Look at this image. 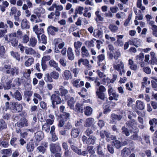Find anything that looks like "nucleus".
Segmentation results:
<instances>
[{
    "instance_id": "59",
    "label": "nucleus",
    "mask_w": 157,
    "mask_h": 157,
    "mask_svg": "<svg viewBox=\"0 0 157 157\" xmlns=\"http://www.w3.org/2000/svg\"><path fill=\"white\" fill-rule=\"evenodd\" d=\"M114 44L117 46L122 47L123 45V42L121 40L117 39V41L114 43Z\"/></svg>"
},
{
    "instance_id": "13",
    "label": "nucleus",
    "mask_w": 157,
    "mask_h": 157,
    "mask_svg": "<svg viewBox=\"0 0 157 157\" xmlns=\"http://www.w3.org/2000/svg\"><path fill=\"white\" fill-rule=\"evenodd\" d=\"M33 31L37 35V38L39 40V35L44 32V29L42 28H38L37 25H35L33 27Z\"/></svg>"
},
{
    "instance_id": "5",
    "label": "nucleus",
    "mask_w": 157,
    "mask_h": 157,
    "mask_svg": "<svg viewBox=\"0 0 157 157\" xmlns=\"http://www.w3.org/2000/svg\"><path fill=\"white\" fill-rule=\"evenodd\" d=\"M113 68L120 72V74L122 75L124 74L125 71L124 69V64L123 62L120 60H119L116 64L113 65Z\"/></svg>"
},
{
    "instance_id": "27",
    "label": "nucleus",
    "mask_w": 157,
    "mask_h": 157,
    "mask_svg": "<svg viewBox=\"0 0 157 157\" xmlns=\"http://www.w3.org/2000/svg\"><path fill=\"white\" fill-rule=\"evenodd\" d=\"M94 118L90 117L86 119L84 126L86 127H90L94 124Z\"/></svg>"
},
{
    "instance_id": "3",
    "label": "nucleus",
    "mask_w": 157,
    "mask_h": 157,
    "mask_svg": "<svg viewBox=\"0 0 157 157\" xmlns=\"http://www.w3.org/2000/svg\"><path fill=\"white\" fill-rule=\"evenodd\" d=\"M4 68L7 73L10 74L12 76L17 75L19 72V69L18 68L15 67H11L10 65H5L4 66Z\"/></svg>"
},
{
    "instance_id": "15",
    "label": "nucleus",
    "mask_w": 157,
    "mask_h": 157,
    "mask_svg": "<svg viewBox=\"0 0 157 157\" xmlns=\"http://www.w3.org/2000/svg\"><path fill=\"white\" fill-rule=\"evenodd\" d=\"M17 14L18 16L21 15V12L19 10H17V8L15 6H12L10 10V15L12 16L13 15Z\"/></svg>"
},
{
    "instance_id": "18",
    "label": "nucleus",
    "mask_w": 157,
    "mask_h": 157,
    "mask_svg": "<svg viewBox=\"0 0 157 157\" xmlns=\"http://www.w3.org/2000/svg\"><path fill=\"white\" fill-rule=\"evenodd\" d=\"M65 108V107L63 106L62 105L60 106L59 107L60 111L62 113V114H61L60 115H59L62 118H63V117H65L66 119H67L69 118L70 114L69 113L63 112Z\"/></svg>"
},
{
    "instance_id": "20",
    "label": "nucleus",
    "mask_w": 157,
    "mask_h": 157,
    "mask_svg": "<svg viewBox=\"0 0 157 157\" xmlns=\"http://www.w3.org/2000/svg\"><path fill=\"white\" fill-rule=\"evenodd\" d=\"M45 12V10L41 7H39L34 10V13L37 15L38 18L40 17L41 15Z\"/></svg>"
},
{
    "instance_id": "4",
    "label": "nucleus",
    "mask_w": 157,
    "mask_h": 157,
    "mask_svg": "<svg viewBox=\"0 0 157 157\" xmlns=\"http://www.w3.org/2000/svg\"><path fill=\"white\" fill-rule=\"evenodd\" d=\"M51 101L52 104L51 106L53 108H55L56 105L60 104L63 101L59 95L56 94H52L51 96Z\"/></svg>"
},
{
    "instance_id": "23",
    "label": "nucleus",
    "mask_w": 157,
    "mask_h": 157,
    "mask_svg": "<svg viewBox=\"0 0 157 157\" xmlns=\"http://www.w3.org/2000/svg\"><path fill=\"white\" fill-rule=\"evenodd\" d=\"M30 27V24L26 19H23L21 23V27L22 29H29Z\"/></svg>"
},
{
    "instance_id": "47",
    "label": "nucleus",
    "mask_w": 157,
    "mask_h": 157,
    "mask_svg": "<svg viewBox=\"0 0 157 157\" xmlns=\"http://www.w3.org/2000/svg\"><path fill=\"white\" fill-rule=\"evenodd\" d=\"M30 21L32 22L38 23L42 21V20L39 18H37L35 15L33 14L31 16Z\"/></svg>"
},
{
    "instance_id": "45",
    "label": "nucleus",
    "mask_w": 157,
    "mask_h": 157,
    "mask_svg": "<svg viewBox=\"0 0 157 157\" xmlns=\"http://www.w3.org/2000/svg\"><path fill=\"white\" fill-rule=\"evenodd\" d=\"M142 137L146 143L149 145H150L151 143L150 140V136L147 134H143Z\"/></svg>"
},
{
    "instance_id": "16",
    "label": "nucleus",
    "mask_w": 157,
    "mask_h": 157,
    "mask_svg": "<svg viewBox=\"0 0 157 157\" xmlns=\"http://www.w3.org/2000/svg\"><path fill=\"white\" fill-rule=\"evenodd\" d=\"M59 30L57 28L55 27L52 25L49 26L47 29V31L48 34L52 35H54L55 33L58 32Z\"/></svg>"
},
{
    "instance_id": "26",
    "label": "nucleus",
    "mask_w": 157,
    "mask_h": 157,
    "mask_svg": "<svg viewBox=\"0 0 157 157\" xmlns=\"http://www.w3.org/2000/svg\"><path fill=\"white\" fill-rule=\"evenodd\" d=\"M80 132V130L78 128H73L71 131V136L74 138L77 137L78 136Z\"/></svg>"
},
{
    "instance_id": "11",
    "label": "nucleus",
    "mask_w": 157,
    "mask_h": 157,
    "mask_svg": "<svg viewBox=\"0 0 157 157\" xmlns=\"http://www.w3.org/2000/svg\"><path fill=\"white\" fill-rule=\"evenodd\" d=\"M22 105L17 102L12 104V110L15 112H19L22 109Z\"/></svg>"
},
{
    "instance_id": "34",
    "label": "nucleus",
    "mask_w": 157,
    "mask_h": 157,
    "mask_svg": "<svg viewBox=\"0 0 157 157\" xmlns=\"http://www.w3.org/2000/svg\"><path fill=\"white\" fill-rule=\"evenodd\" d=\"M55 7L56 8V15L59 16L60 14V13L58 11H61L63 9V7L61 5H57L54 3Z\"/></svg>"
},
{
    "instance_id": "10",
    "label": "nucleus",
    "mask_w": 157,
    "mask_h": 157,
    "mask_svg": "<svg viewBox=\"0 0 157 157\" xmlns=\"http://www.w3.org/2000/svg\"><path fill=\"white\" fill-rule=\"evenodd\" d=\"M71 83L73 86L77 88L81 87L84 85V82L81 81L80 79L73 80L72 81Z\"/></svg>"
},
{
    "instance_id": "53",
    "label": "nucleus",
    "mask_w": 157,
    "mask_h": 157,
    "mask_svg": "<svg viewBox=\"0 0 157 157\" xmlns=\"http://www.w3.org/2000/svg\"><path fill=\"white\" fill-rule=\"evenodd\" d=\"M7 128V124L2 119L0 120V130L5 129Z\"/></svg>"
},
{
    "instance_id": "19",
    "label": "nucleus",
    "mask_w": 157,
    "mask_h": 157,
    "mask_svg": "<svg viewBox=\"0 0 157 157\" xmlns=\"http://www.w3.org/2000/svg\"><path fill=\"white\" fill-rule=\"evenodd\" d=\"M17 125L19 127L27 126L28 125L27 121L25 118H22L20 120L19 122L17 123Z\"/></svg>"
},
{
    "instance_id": "54",
    "label": "nucleus",
    "mask_w": 157,
    "mask_h": 157,
    "mask_svg": "<svg viewBox=\"0 0 157 157\" xmlns=\"http://www.w3.org/2000/svg\"><path fill=\"white\" fill-rule=\"evenodd\" d=\"M50 75L53 78L55 79H57L59 77V73L55 71H53L51 72Z\"/></svg>"
},
{
    "instance_id": "33",
    "label": "nucleus",
    "mask_w": 157,
    "mask_h": 157,
    "mask_svg": "<svg viewBox=\"0 0 157 157\" xmlns=\"http://www.w3.org/2000/svg\"><path fill=\"white\" fill-rule=\"evenodd\" d=\"M10 55L13 58L17 60H20V54L17 52L11 51L10 52Z\"/></svg>"
},
{
    "instance_id": "32",
    "label": "nucleus",
    "mask_w": 157,
    "mask_h": 157,
    "mask_svg": "<svg viewBox=\"0 0 157 157\" xmlns=\"http://www.w3.org/2000/svg\"><path fill=\"white\" fill-rule=\"evenodd\" d=\"M35 137L37 140L39 141L43 139L44 135L41 131H39L35 133Z\"/></svg>"
},
{
    "instance_id": "12",
    "label": "nucleus",
    "mask_w": 157,
    "mask_h": 157,
    "mask_svg": "<svg viewBox=\"0 0 157 157\" xmlns=\"http://www.w3.org/2000/svg\"><path fill=\"white\" fill-rule=\"evenodd\" d=\"M62 76L64 80H67L71 79L73 77L71 72L68 70H65L63 71Z\"/></svg>"
},
{
    "instance_id": "14",
    "label": "nucleus",
    "mask_w": 157,
    "mask_h": 157,
    "mask_svg": "<svg viewBox=\"0 0 157 157\" xmlns=\"http://www.w3.org/2000/svg\"><path fill=\"white\" fill-rule=\"evenodd\" d=\"M123 117H124L123 115L121 116L120 115H117L113 113L111 114V120L110 121V123L113 124L116 121L120 120Z\"/></svg>"
},
{
    "instance_id": "50",
    "label": "nucleus",
    "mask_w": 157,
    "mask_h": 157,
    "mask_svg": "<svg viewBox=\"0 0 157 157\" xmlns=\"http://www.w3.org/2000/svg\"><path fill=\"white\" fill-rule=\"evenodd\" d=\"M109 29L112 32L115 33L118 29V27L113 25L110 24L109 25Z\"/></svg>"
},
{
    "instance_id": "7",
    "label": "nucleus",
    "mask_w": 157,
    "mask_h": 157,
    "mask_svg": "<svg viewBox=\"0 0 157 157\" xmlns=\"http://www.w3.org/2000/svg\"><path fill=\"white\" fill-rule=\"evenodd\" d=\"M55 47L58 46L59 49H62L65 45V42L60 38H56L54 39L53 41Z\"/></svg>"
},
{
    "instance_id": "22",
    "label": "nucleus",
    "mask_w": 157,
    "mask_h": 157,
    "mask_svg": "<svg viewBox=\"0 0 157 157\" xmlns=\"http://www.w3.org/2000/svg\"><path fill=\"white\" fill-rule=\"evenodd\" d=\"M81 63L87 66L90 69L92 67V66L89 64V61L87 59H79L78 61V65L80 66Z\"/></svg>"
},
{
    "instance_id": "52",
    "label": "nucleus",
    "mask_w": 157,
    "mask_h": 157,
    "mask_svg": "<svg viewBox=\"0 0 157 157\" xmlns=\"http://www.w3.org/2000/svg\"><path fill=\"white\" fill-rule=\"evenodd\" d=\"M44 80L46 82H52L53 80L52 77L49 75V74H46L44 75Z\"/></svg>"
},
{
    "instance_id": "1",
    "label": "nucleus",
    "mask_w": 157,
    "mask_h": 157,
    "mask_svg": "<svg viewBox=\"0 0 157 157\" xmlns=\"http://www.w3.org/2000/svg\"><path fill=\"white\" fill-rule=\"evenodd\" d=\"M128 136L129 135V131L130 132H132L133 134L131 136V139L134 140H137L138 135L137 133L139 131L138 128L135 126L136 122L133 118H136V115L135 111L131 112L128 111Z\"/></svg>"
},
{
    "instance_id": "35",
    "label": "nucleus",
    "mask_w": 157,
    "mask_h": 157,
    "mask_svg": "<svg viewBox=\"0 0 157 157\" xmlns=\"http://www.w3.org/2000/svg\"><path fill=\"white\" fill-rule=\"evenodd\" d=\"M95 14L96 17L95 20L97 21H103V17L101 16V13L99 10H98L96 11Z\"/></svg>"
},
{
    "instance_id": "29",
    "label": "nucleus",
    "mask_w": 157,
    "mask_h": 157,
    "mask_svg": "<svg viewBox=\"0 0 157 157\" xmlns=\"http://www.w3.org/2000/svg\"><path fill=\"white\" fill-rule=\"evenodd\" d=\"M81 54L83 57H87L90 56L89 53L87 49L85 46H83L81 49Z\"/></svg>"
},
{
    "instance_id": "58",
    "label": "nucleus",
    "mask_w": 157,
    "mask_h": 157,
    "mask_svg": "<svg viewBox=\"0 0 157 157\" xmlns=\"http://www.w3.org/2000/svg\"><path fill=\"white\" fill-rule=\"evenodd\" d=\"M50 126L48 124L45 123L42 126V129L47 132L50 131Z\"/></svg>"
},
{
    "instance_id": "63",
    "label": "nucleus",
    "mask_w": 157,
    "mask_h": 157,
    "mask_svg": "<svg viewBox=\"0 0 157 157\" xmlns=\"http://www.w3.org/2000/svg\"><path fill=\"white\" fill-rule=\"evenodd\" d=\"M144 54L143 53L141 52L139 55L136 56V59L141 61H142L144 59Z\"/></svg>"
},
{
    "instance_id": "17",
    "label": "nucleus",
    "mask_w": 157,
    "mask_h": 157,
    "mask_svg": "<svg viewBox=\"0 0 157 157\" xmlns=\"http://www.w3.org/2000/svg\"><path fill=\"white\" fill-rule=\"evenodd\" d=\"M49 65L51 67H53L56 70L58 71L59 72H61V69L58 66L57 63L54 60H51L49 62Z\"/></svg>"
},
{
    "instance_id": "39",
    "label": "nucleus",
    "mask_w": 157,
    "mask_h": 157,
    "mask_svg": "<svg viewBox=\"0 0 157 157\" xmlns=\"http://www.w3.org/2000/svg\"><path fill=\"white\" fill-rule=\"evenodd\" d=\"M96 138L94 136H91L86 141V144H93L94 143Z\"/></svg>"
},
{
    "instance_id": "55",
    "label": "nucleus",
    "mask_w": 157,
    "mask_h": 157,
    "mask_svg": "<svg viewBox=\"0 0 157 157\" xmlns=\"http://www.w3.org/2000/svg\"><path fill=\"white\" fill-rule=\"evenodd\" d=\"M83 15L84 17L90 18L91 17V14L90 12H88L87 8H85Z\"/></svg>"
},
{
    "instance_id": "51",
    "label": "nucleus",
    "mask_w": 157,
    "mask_h": 157,
    "mask_svg": "<svg viewBox=\"0 0 157 157\" xmlns=\"http://www.w3.org/2000/svg\"><path fill=\"white\" fill-rule=\"evenodd\" d=\"M111 82L113 83V81L108 77H105L103 78L102 81V83L104 85H107Z\"/></svg>"
},
{
    "instance_id": "62",
    "label": "nucleus",
    "mask_w": 157,
    "mask_h": 157,
    "mask_svg": "<svg viewBox=\"0 0 157 157\" xmlns=\"http://www.w3.org/2000/svg\"><path fill=\"white\" fill-rule=\"evenodd\" d=\"M1 145L5 148H7L8 147V141L3 139V141L1 142Z\"/></svg>"
},
{
    "instance_id": "60",
    "label": "nucleus",
    "mask_w": 157,
    "mask_h": 157,
    "mask_svg": "<svg viewBox=\"0 0 157 157\" xmlns=\"http://www.w3.org/2000/svg\"><path fill=\"white\" fill-rule=\"evenodd\" d=\"M128 150L130 151V150H132L134 148V142L132 141H128Z\"/></svg>"
},
{
    "instance_id": "43",
    "label": "nucleus",
    "mask_w": 157,
    "mask_h": 157,
    "mask_svg": "<svg viewBox=\"0 0 157 157\" xmlns=\"http://www.w3.org/2000/svg\"><path fill=\"white\" fill-rule=\"evenodd\" d=\"M96 94L99 98H100L102 100H107V98L105 97L104 93H101L98 91H96Z\"/></svg>"
},
{
    "instance_id": "56",
    "label": "nucleus",
    "mask_w": 157,
    "mask_h": 157,
    "mask_svg": "<svg viewBox=\"0 0 157 157\" xmlns=\"http://www.w3.org/2000/svg\"><path fill=\"white\" fill-rule=\"evenodd\" d=\"M27 151L28 152H31L33 151L34 149V146L33 144L31 143H29L27 144L26 147Z\"/></svg>"
},
{
    "instance_id": "24",
    "label": "nucleus",
    "mask_w": 157,
    "mask_h": 157,
    "mask_svg": "<svg viewBox=\"0 0 157 157\" xmlns=\"http://www.w3.org/2000/svg\"><path fill=\"white\" fill-rule=\"evenodd\" d=\"M48 143H45L44 144H43V145L38 146L37 147V149L40 152L44 154L46 148L48 147Z\"/></svg>"
},
{
    "instance_id": "37",
    "label": "nucleus",
    "mask_w": 157,
    "mask_h": 157,
    "mask_svg": "<svg viewBox=\"0 0 157 157\" xmlns=\"http://www.w3.org/2000/svg\"><path fill=\"white\" fill-rule=\"evenodd\" d=\"M84 113L86 116H90L92 113V109L90 106H86L84 107Z\"/></svg>"
},
{
    "instance_id": "48",
    "label": "nucleus",
    "mask_w": 157,
    "mask_h": 157,
    "mask_svg": "<svg viewBox=\"0 0 157 157\" xmlns=\"http://www.w3.org/2000/svg\"><path fill=\"white\" fill-rule=\"evenodd\" d=\"M112 143L116 148L118 149L122 146L121 143L118 140H113L112 142Z\"/></svg>"
},
{
    "instance_id": "49",
    "label": "nucleus",
    "mask_w": 157,
    "mask_h": 157,
    "mask_svg": "<svg viewBox=\"0 0 157 157\" xmlns=\"http://www.w3.org/2000/svg\"><path fill=\"white\" fill-rule=\"evenodd\" d=\"M82 44L81 42L79 41H75L74 43V48L76 49V51L79 50Z\"/></svg>"
},
{
    "instance_id": "30",
    "label": "nucleus",
    "mask_w": 157,
    "mask_h": 157,
    "mask_svg": "<svg viewBox=\"0 0 157 157\" xmlns=\"http://www.w3.org/2000/svg\"><path fill=\"white\" fill-rule=\"evenodd\" d=\"M136 104L137 108L140 110H143L145 108L144 103L141 101L137 100L136 101Z\"/></svg>"
},
{
    "instance_id": "46",
    "label": "nucleus",
    "mask_w": 157,
    "mask_h": 157,
    "mask_svg": "<svg viewBox=\"0 0 157 157\" xmlns=\"http://www.w3.org/2000/svg\"><path fill=\"white\" fill-rule=\"evenodd\" d=\"M56 116H58L59 117V118L58 119L59 120V123L58 124V126L60 127H63L64 124V121L63 120L64 119V118L66 119L65 117H63V118H62L61 116L59 117V115H58V114H56Z\"/></svg>"
},
{
    "instance_id": "31",
    "label": "nucleus",
    "mask_w": 157,
    "mask_h": 157,
    "mask_svg": "<svg viewBox=\"0 0 157 157\" xmlns=\"http://www.w3.org/2000/svg\"><path fill=\"white\" fill-rule=\"evenodd\" d=\"M22 35V31L20 29L17 30V32L10 34L9 35V37H11V36L15 37L18 38H21Z\"/></svg>"
},
{
    "instance_id": "57",
    "label": "nucleus",
    "mask_w": 157,
    "mask_h": 157,
    "mask_svg": "<svg viewBox=\"0 0 157 157\" xmlns=\"http://www.w3.org/2000/svg\"><path fill=\"white\" fill-rule=\"evenodd\" d=\"M72 150L78 154H81V149H78L77 147L74 145H71Z\"/></svg>"
},
{
    "instance_id": "28",
    "label": "nucleus",
    "mask_w": 157,
    "mask_h": 157,
    "mask_svg": "<svg viewBox=\"0 0 157 157\" xmlns=\"http://www.w3.org/2000/svg\"><path fill=\"white\" fill-rule=\"evenodd\" d=\"M67 56L69 60H72L74 59L75 56L72 48H69L67 51Z\"/></svg>"
},
{
    "instance_id": "25",
    "label": "nucleus",
    "mask_w": 157,
    "mask_h": 157,
    "mask_svg": "<svg viewBox=\"0 0 157 157\" xmlns=\"http://www.w3.org/2000/svg\"><path fill=\"white\" fill-rule=\"evenodd\" d=\"M10 93L14 98L18 101H20L22 99V96L21 94L18 90H16L13 94H12V92H10Z\"/></svg>"
},
{
    "instance_id": "41",
    "label": "nucleus",
    "mask_w": 157,
    "mask_h": 157,
    "mask_svg": "<svg viewBox=\"0 0 157 157\" xmlns=\"http://www.w3.org/2000/svg\"><path fill=\"white\" fill-rule=\"evenodd\" d=\"M59 90L60 91L61 96L62 97L64 96L66 97V94L68 93V90L64 89L62 86L60 87L59 88Z\"/></svg>"
},
{
    "instance_id": "6",
    "label": "nucleus",
    "mask_w": 157,
    "mask_h": 157,
    "mask_svg": "<svg viewBox=\"0 0 157 157\" xmlns=\"http://www.w3.org/2000/svg\"><path fill=\"white\" fill-rule=\"evenodd\" d=\"M25 53L27 55L33 56L36 58H39L40 57V55L39 53L31 48L27 47Z\"/></svg>"
},
{
    "instance_id": "64",
    "label": "nucleus",
    "mask_w": 157,
    "mask_h": 157,
    "mask_svg": "<svg viewBox=\"0 0 157 157\" xmlns=\"http://www.w3.org/2000/svg\"><path fill=\"white\" fill-rule=\"evenodd\" d=\"M149 123L150 125H154V126L157 125V119L154 118L150 120Z\"/></svg>"
},
{
    "instance_id": "2",
    "label": "nucleus",
    "mask_w": 157,
    "mask_h": 157,
    "mask_svg": "<svg viewBox=\"0 0 157 157\" xmlns=\"http://www.w3.org/2000/svg\"><path fill=\"white\" fill-rule=\"evenodd\" d=\"M75 102V99L73 98H71L68 101V106L70 107L71 109H74L75 111L81 113H83L84 111L83 107L82 105L80 104L77 103L75 105V108H74V104Z\"/></svg>"
},
{
    "instance_id": "38",
    "label": "nucleus",
    "mask_w": 157,
    "mask_h": 157,
    "mask_svg": "<svg viewBox=\"0 0 157 157\" xmlns=\"http://www.w3.org/2000/svg\"><path fill=\"white\" fill-rule=\"evenodd\" d=\"M37 98L39 100H41L42 99L41 97L39 94L36 93H34L33 94V101L36 104H37L38 102V101Z\"/></svg>"
},
{
    "instance_id": "44",
    "label": "nucleus",
    "mask_w": 157,
    "mask_h": 157,
    "mask_svg": "<svg viewBox=\"0 0 157 157\" xmlns=\"http://www.w3.org/2000/svg\"><path fill=\"white\" fill-rule=\"evenodd\" d=\"M96 40V39H94L90 41H87L85 42V44L88 48L94 47L95 45V41Z\"/></svg>"
},
{
    "instance_id": "8",
    "label": "nucleus",
    "mask_w": 157,
    "mask_h": 157,
    "mask_svg": "<svg viewBox=\"0 0 157 157\" xmlns=\"http://www.w3.org/2000/svg\"><path fill=\"white\" fill-rule=\"evenodd\" d=\"M129 44L131 45L135 46L136 48L138 47V46L141 45L142 44V41L141 40L135 38H132L128 41V47Z\"/></svg>"
},
{
    "instance_id": "21",
    "label": "nucleus",
    "mask_w": 157,
    "mask_h": 157,
    "mask_svg": "<svg viewBox=\"0 0 157 157\" xmlns=\"http://www.w3.org/2000/svg\"><path fill=\"white\" fill-rule=\"evenodd\" d=\"M103 32L98 29H95L93 33L94 36L97 38H101L103 36Z\"/></svg>"
},
{
    "instance_id": "42",
    "label": "nucleus",
    "mask_w": 157,
    "mask_h": 157,
    "mask_svg": "<svg viewBox=\"0 0 157 157\" xmlns=\"http://www.w3.org/2000/svg\"><path fill=\"white\" fill-rule=\"evenodd\" d=\"M34 62V59L33 57L29 58L25 62L24 65L26 67H29Z\"/></svg>"
},
{
    "instance_id": "9",
    "label": "nucleus",
    "mask_w": 157,
    "mask_h": 157,
    "mask_svg": "<svg viewBox=\"0 0 157 157\" xmlns=\"http://www.w3.org/2000/svg\"><path fill=\"white\" fill-rule=\"evenodd\" d=\"M51 151L53 153L60 152L62 150L59 144H52L50 145Z\"/></svg>"
},
{
    "instance_id": "36",
    "label": "nucleus",
    "mask_w": 157,
    "mask_h": 157,
    "mask_svg": "<svg viewBox=\"0 0 157 157\" xmlns=\"http://www.w3.org/2000/svg\"><path fill=\"white\" fill-rule=\"evenodd\" d=\"M37 42L36 39L33 37H32L30 38L29 43L28 44V45L29 46L34 47L35 46Z\"/></svg>"
},
{
    "instance_id": "40",
    "label": "nucleus",
    "mask_w": 157,
    "mask_h": 157,
    "mask_svg": "<svg viewBox=\"0 0 157 157\" xmlns=\"http://www.w3.org/2000/svg\"><path fill=\"white\" fill-rule=\"evenodd\" d=\"M120 56L121 54L120 52L119 51H117L114 53V55L112 53L110 54L109 57L111 59H113L114 57L115 59H117Z\"/></svg>"
},
{
    "instance_id": "61",
    "label": "nucleus",
    "mask_w": 157,
    "mask_h": 157,
    "mask_svg": "<svg viewBox=\"0 0 157 157\" xmlns=\"http://www.w3.org/2000/svg\"><path fill=\"white\" fill-rule=\"evenodd\" d=\"M17 140V138L13 137L12 138L10 141V144L15 147H16L17 146V144L16 143Z\"/></svg>"
}]
</instances>
